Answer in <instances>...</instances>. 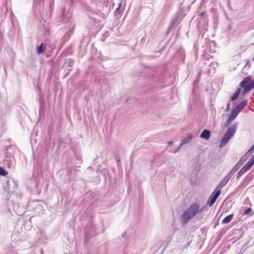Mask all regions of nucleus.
I'll return each mask as SVG.
<instances>
[{
  "label": "nucleus",
  "mask_w": 254,
  "mask_h": 254,
  "mask_svg": "<svg viewBox=\"0 0 254 254\" xmlns=\"http://www.w3.org/2000/svg\"><path fill=\"white\" fill-rule=\"evenodd\" d=\"M240 86L242 88H251L252 87V89H253L254 88V79L252 81L251 76H248L241 82Z\"/></svg>",
  "instance_id": "obj_3"
},
{
  "label": "nucleus",
  "mask_w": 254,
  "mask_h": 254,
  "mask_svg": "<svg viewBox=\"0 0 254 254\" xmlns=\"http://www.w3.org/2000/svg\"><path fill=\"white\" fill-rule=\"evenodd\" d=\"M254 150V144L251 147V148L248 151V153H249L250 151Z\"/></svg>",
  "instance_id": "obj_25"
},
{
  "label": "nucleus",
  "mask_w": 254,
  "mask_h": 254,
  "mask_svg": "<svg viewBox=\"0 0 254 254\" xmlns=\"http://www.w3.org/2000/svg\"><path fill=\"white\" fill-rule=\"evenodd\" d=\"M203 14H204V13H203V12H201V13H200V16H202V15H203Z\"/></svg>",
  "instance_id": "obj_28"
},
{
  "label": "nucleus",
  "mask_w": 254,
  "mask_h": 254,
  "mask_svg": "<svg viewBox=\"0 0 254 254\" xmlns=\"http://www.w3.org/2000/svg\"><path fill=\"white\" fill-rule=\"evenodd\" d=\"M254 165V164L252 163L250 161H248L243 167V168L247 172L249 170L252 166Z\"/></svg>",
  "instance_id": "obj_16"
},
{
  "label": "nucleus",
  "mask_w": 254,
  "mask_h": 254,
  "mask_svg": "<svg viewBox=\"0 0 254 254\" xmlns=\"http://www.w3.org/2000/svg\"><path fill=\"white\" fill-rule=\"evenodd\" d=\"M182 147V146H181V145L180 144L179 146L176 149L172 150H170V152L173 153H176L180 150Z\"/></svg>",
  "instance_id": "obj_20"
},
{
  "label": "nucleus",
  "mask_w": 254,
  "mask_h": 254,
  "mask_svg": "<svg viewBox=\"0 0 254 254\" xmlns=\"http://www.w3.org/2000/svg\"><path fill=\"white\" fill-rule=\"evenodd\" d=\"M193 138V135L191 134H188L185 137H184L180 143L181 146H183L184 145L189 143Z\"/></svg>",
  "instance_id": "obj_6"
},
{
  "label": "nucleus",
  "mask_w": 254,
  "mask_h": 254,
  "mask_svg": "<svg viewBox=\"0 0 254 254\" xmlns=\"http://www.w3.org/2000/svg\"><path fill=\"white\" fill-rule=\"evenodd\" d=\"M230 109V103L228 102L227 104V107H226V111H228Z\"/></svg>",
  "instance_id": "obj_26"
},
{
  "label": "nucleus",
  "mask_w": 254,
  "mask_h": 254,
  "mask_svg": "<svg viewBox=\"0 0 254 254\" xmlns=\"http://www.w3.org/2000/svg\"><path fill=\"white\" fill-rule=\"evenodd\" d=\"M246 171L243 168L237 173V179H239Z\"/></svg>",
  "instance_id": "obj_19"
},
{
  "label": "nucleus",
  "mask_w": 254,
  "mask_h": 254,
  "mask_svg": "<svg viewBox=\"0 0 254 254\" xmlns=\"http://www.w3.org/2000/svg\"><path fill=\"white\" fill-rule=\"evenodd\" d=\"M5 162L9 168L14 165V159L12 158H6L5 160Z\"/></svg>",
  "instance_id": "obj_13"
},
{
  "label": "nucleus",
  "mask_w": 254,
  "mask_h": 254,
  "mask_svg": "<svg viewBox=\"0 0 254 254\" xmlns=\"http://www.w3.org/2000/svg\"><path fill=\"white\" fill-rule=\"evenodd\" d=\"M8 174V172L2 167H0V176H5Z\"/></svg>",
  "instance_id": "obj_18"
},
{
  "label": "nucleus",
  "mask_w": 254,
  "mask_h": 254,
  "mask_svg": "<svg viewBox=\"0 0 254 254\" xmlns=\"http://www.w3.org/2000/svg\"><path fill=\"white\" fill-rule=\"evenodd\" d=\"M237 127L238 124L235 123L227 129L223 137L221 139V142L219 145L220 148H221L223 147H224L229 141V140L234 135Z\"/></svg>",
  "instance_id": "obj_2"
},
{
  "label": "nucleus",
  "mask_w": 254,
  "mask_h": 254,
  "mask_svg": "<svg viewBox=\"0 0 254 254\" xmlns=\"http://www.w3.org/2000/svg\"><path fill=\"white\" fill-rule=\"evenodd\" d=\"M216 200V199L210 195L207 201L206 204L209 206H211L215 203Z\"/></svg>",
  "instance_id": "obj_17"
},
{
  "label": "nucleus",
  "mask_w": 254,
  "mask_h": 254,
  "mask_svg": "<svg viewBox=\"0 0 254 254\" xmlns=\"http://www.w3.org/2000/svg\"><path fill=\"white\" fill-rule=\"evenodd\" d=\"M249 161L254 164V155L249 160Z\"/></svg>",
  "instance_id": "obj_24"
},
{
  "label": "nucleus",
  "mask_w": 254,
  "mask_h": 254,
  "mask_svg": "<svg viewBox=\"0 0 254 254\" xmlns=\"http://www.w3.org/2000/svg\"><path fill=\"white\" fill-rule=\"evenodd\" d=\"M244 88V90H243V92L242 93V95H245L246 93H247L248 92H249L252 90V87H251V88L247 87V88Z\"/></svg>",
  "instance_id": "obj_21"
},
{
  "label": "nucleus",
  "mask_w": 254,
  "mask_h": 254,
  "mask_svg": "<svg viewBox=\"0 0 254 254\" xmlns=\"http://www.w3.org/2000/svg\"><path fill=\"white\" fill-rule=\"evenodd\" d=\"M241 88H238L234 93V94H233V95L231 97V100L232 101H234L236 99H237V98L238 97L240 92H241Z\"/></svg>",
  "instance_id": "obj_14"
},
{
  "label": "nucleus",
  "mask_w": 254,
  "mask_h": 254,
  "mask_svg": "<svg viewBox=\"0 0 254 254\" xmlns=\"http://www.w3.org/2000/svg\"><path fill=\"white\" fill-rule=\"evenodd\" d=\"M173 141H169V142H168V144L169 145H172V144H173Z\"/></svg>",
  "instance_id": "obj_27"
},
{
  "label": "nucleus",
  "mask_w": 254,
  "mask_h": 254,
  "mask_svg": "<svg viewBox=\"0 0 254 254\" xmlns=\"http://www.w3.org/2000/svg\"><path fill=\"white\" fill-rule=\"evenodd\" d=\"M239 111H238L237 109L235 108L233 109V110L232 111L231 114L228 119L227 121V124L226 126H227L230 123L232 122L235 118L236 117V116L238 115V114L239 113Z\"/></svg>",
  "instance_id": "obj_5"
},
{
  "label": "nucleus",
  "mask_w": 254,
  "mask_h": 254,
  "mask_svg": "<svg viewBox=\"0 0 254 254\" xmlns=\"http://www.w3.org/2000/svg\"><path fill=\"white\" fill-rule=\"evenodd\" d=\"M248 102L247 100H245L237 105L235 108L240 112L242 109L246 106Z\"/></svg>",
  "instance_id": "obj_11"
},
{
  "label": "nucleus",
  "mask_w": 254,
  "mask_h": 254,
  "mask_svg": "<svg viewBox=\"0 0 254 254\" xmlns=\"http://www.w3.org/2000/svg\"><path fill=\"white\" fill-rule=\"evenodd\" d=\"M46 49V45L43 43L41 44V45L37 47V53L38 54H41L43 53Z\"/></svg>",
  "instance_id": "obj_12"
},
{
  "label": "nucleus",
  "mask_w": 254,
  "mask_h": 254,
  "mask_svg": "<svg viewBox=\"0 0 254 254\" xmlns=\"http://www.w3.org/2000/svg\"><path fill=\"white\" fill-rule=\"evenodd\" d=\"M126 235V234H123V236H124V237H125Z\"/></svg>",
  "instance_id": "obj_29"
},
{
  "label": "nucleus",
  "mask_w": 254,
  "mask_h": 254,
  "mask_svg": "<svg viewBox=\"0 0 254 254\" xmlns=\"http://www.w3.org/2000/svg\"><path fill=\"white\" fill-rule=\"evenodd\" d=\"M220 193L221 190H220L219 187H216L211 194L210 196L216 200L220 195Z\"/></svg>",
  "instance_id": "obj_10"
},
{
  "label": "nucleus",
  "mask_w": 254,
  "mask_h": 254,
  "mask_svg": "<svg viewBox=\"0 0 254 254\" xmlns=\"http://www.w3.org/2000/svg\"><path fill=\"white\" fill-rule=\"evenodd\" d=\"M6 185L7 187V191L9 193H11L16 189L17 187V182L14 179L7 180L6 182Z\"/></svg>",
  "instance_id": "obj_4"
},
{
  "label": "nucleus",
  "mask_w": 254,
  "mask_h": 254,
  "mask_svg": "<svg viewBox=\"0 0 254 254\" xmlns=\"http://www.w3.org/2000/svg\"><path fill=\"white\" fill-rule=\"evenodd\" d=\"M243 157H242L239 162L233 167V168L231 170V171L229 173L228 175L229 176H231L234 173H235L240 168V167L242 165L243 163H241V161L242 160Z\"/></svg>",
  "instance_id": "obj_7"
},
{
  "label": "nucleus",
  "mask_w": 254,
  "mask_h": 254,
  "mask_svg": "<svg viewBox=\"0 0 254 254\" xmlns=\"http://www.w3.org/2000/svg\"><path fill=\"white\" fill-rule=\"evenodd\" d=\"M230 179V176H229V175H227L221 181L220 184L217 187H219V189L221 190V189L227 184Z\"/></svg>",
  "instance_id": "obj_8"
},
{
  "label": "nucleus",
  "mask_w": 254,
  "mask_h": 254,
  "mask_svg": "<svg viewBox=\"0 0 254 254\" xmlns=\"http://www.w3.org/2000/svg\"><path fill=\"white\" fill-rule=\"evenodd\" d=\"M121 4H122L121 3H120V4H119V5L118 7H117V8L116 9V10H115V12L116 13L119 11Z\"/></svg>",
  "instance_id": "obj_23"
},
{
  "label": "nucleus",
  "mask_w": 254,
  "mask_h": 254,
  "mask_svg": "<svg viewBox=\"0 0 254 254\" xmlns=\"http://www.w3.org/2000/svg\"><path fill=\"white\" fill-rule=\"evenodd\" d=\"M202 211L203 208H200L199 205L197 203L195 202L190 204L181 216L182 223L183 224H187L196 214L202 212Z\"/></svg>",
  "instance_id": "obj_1"
},
{
  "label": "nucleus",
  "mask_w": 254,
  "mask_h": 254,
  "mask_svg": "<svg viewBox=\"0 0 254 254\" xmlns=\"http://www.w3.org/2000/svg\"><path fill=\"white\" fill-rule=\"evenodd\" d=\"M253 60L254 61V57L253 58Z\"/></svg>",
  "instance_id": "obj_30"
},
{
  "label": "nucleus",
  "mask_w": 254,
  "mask_h": 254,
  "mask_svg": "<svg viewBox=\"0 0 254 254\" xmlns=\"http://www.w3.org/2000/svg\"><path fill=\"white\" fill-rule=\"evenodd\" d=\"M251 212H252V209L251 208H248L245 210V211L244 212V214L248 215V214H249Z\"/></svg>",
  "instance_id": "obj_22"
},
{
  "label": "nucleus",
  "mask_w": 254,
  "mask_h": 254,
  "mask_svg": "<svg viewBox=\"0 0 254 254\" xmlns=\"http://www.w3.org/2000/svg\"><path fill=\"white\" fill-rule=\"evenodd\" d=\"M200 137L205 140H208L210 137V131L207 129H204L201 133Z\"/></svg>",
  "instance_id": "obj_9"
},
{
  "label": "nucleus",
  "mask_w": 254,
  "mask_h": 254,
  "mask_svg": "<svg viewBox=\"0 0 254 254\" xmlns=\"http://www.w3.org/2000/svg\"><path fill=\"white\" fill-rule=\"evenodd\" d=\"M233 214H232L227 216L222 220V223L226 224L230 222L233 218Z\"/></svg>",
  "instance_id": "obj_15"
}]
</instances>
